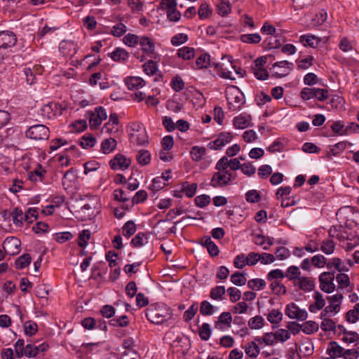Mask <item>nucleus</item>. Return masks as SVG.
<instances>
[{"instance_id": "obj_27", "label": "nucleus", "mask_w": 359, "mask_h": 359, "mask_svg": "<svg viewBox=\"0 0 359 359\" xmlns=\"http://www.w3.org/2000/svg\"><path fill=\"white\" fill-rule=\"evenodd\" d=\"M11 217L14 224L16 226L21 227L25 221V214L20 208H15L11 211Z\"/></svg>"}, {"instance_id": "obj_17", "label": "nucleus", "mask_w": 359, "mask_h": 359, "mask_svg": "<svg viewBox=\"0 0 359 359\" xmlns=\"http://www.w3.org/2000/svg\"><path fill=\"white\" fill-rule=\"evenodd\" d=\"M251 119L250 115L241 114L233 118V124L236 128L244 129L250 126Z\"/></svg>"}, {"instance_id": "obj_18", "label": "nucleus", "mask_w": 359, "mask_h": 359, "mask_svg": "<svg viewBox=\"0 0 359 359\" xmlns=\"http://www.w3.org/2000/svg\"><path fill=\"white\" fill-rule=\"evenodd\" d=\"M108 56L115 62L123 63L128 60L129 53L122 48H116L114 51L108 53Z\"/></svg>"}, {"instance_id": "obj_33", "label": "nucleus", "mask_w": 359, "mask_h": 359, "mask_svg": "<svg viewBox=\"0 0 359 359\" xmlns=\"http://www.w3.org/2000/svg\"><path fill=\"white\" fill-rule=\"evenodd\" d=\"M116 144V141L114 138L104 140L101 144L102 151L105 154L111 153L115 149Z\"/></svg>"}, {"instance_id": "obj_25", "label": "nucleus", "mask_w": 359, "mask_h": 359, "mask_svg": "<svg viewBox=\"0 0 359 359\" xmlns=\"http://www.w3.org/2000/svg\"><path fill=\"white\" fill-rule=\"evenodd\" d=\"M299 41L305 46L316 48L320 42V39L314 35L304 34L300 36Z\"/></svg>"}, {"instance_id": "obj_51", "label": "nucleus", "mask_w": 359, "mask_h": 359, "mask_svg": "<svg viewBox=\"0 0 359 359\" xmlns=\"http://www.w3.org/2000/svg\"><path fill=\"white\" fill-rule=\"evenodd\" d=\"M96 142V140L91 135H83L80 141V145L83 149L93 147Z\"/></svg>"}, {"instance_id": "obj_10", "label": "nucleus", "mask_w": 359, "mask_h": 359, "mask_svg": "<svg viewBox=\"0 0 359 359\" xmlns=\"http://www.w3.org/2000/svg\"><path fill=\"white\" fill-rule=\"evenodd\" d=\"M233 135L231 133H221L217 138L208 143V147L212 150H218L231 142Z\"/></svg>"}, {"instance_id": "obj_53", "label": "nucleus", "mask_w": 359, "mask_h": 359, "mask_svg": "<svg viewBox=\"0 0 359 359\" xmlns=\"http://www.w3.org/2000/svg\"><path fill=\"white\" fill-rule=\"evenodd\" d=\"M248 286L252 290H260L266 286V282L261 278H254L248 282Z\"/></svg>"}, {"instance_id": "obj_35", "label": "nucleus", "mask_w": 359, "mask_h": 359, "mask_svg": "<svg viewBox=\"0 0 359 359\" xmlns=\"http://www.w3.org/2000/svg\"><path fill=\"white\" fill-rule=\"evenodd\" d=\"M136 160L142 165H147L150 163L151 154L147 150H140L136 155Z\"/></svg>"}, {"instance_id": "obj_46", "label": "nucleus", "mask_w": 359, "mask_h": 359, "mask_svg": "<svg viewBox=\"0 0 359 359\" xmlns=\"http://www.w3.org/2000/svg\"><path fill=\"white\" fill-rule=\"evenodd\" d=\"M212 331L208 323H203L199 328L198 334L200 338L203 341H208L211 335Z\"/></svg>"}, {"instance_id": "obj_1", "label": "nucleus", "mask_w": 359, "mask_h": 359, "mask_svg": "<svg viewBox=\"0 0 359 359\" xmlns=\"http://www.w3.org/2000/svg\"><path fill=\"white\" fill-rule=\"evenodd\" d=\"M145 316L151 323L160 325L171 319L172 311L164 304H151L147 309Z\"/></svg>"}, {"instance_id": "obj_2", "label": "nucleus", "mask_w": 359, "mask_h": 359, "mask_svg": "<svg viewBox=\"0 0 359 359\" xmlns=\"http://www.w3.org/2000/svg\"><path fill=\"white\" fill-rule=\"evenodd\" d=\"M226 98L228 101V108L231 111L241 109L245 102L243 93L235 86L226 90Z\"/></svg>"}, {"instance_id": "obj_59", "label": "nucleus", "mask_w": 359, "mask_h": 359, "mask_svg": "<svg viewBox=\"0 0 359 359\" xmlns=\"http://www.w3.org/2000/svg\"><path fill=\"white\" fill-rule=\"evenodd\" d=\"M327 259L322 255H314L311 258V264L317 268H323L327 265Z\"/></svg>"}, {"instance_id": "obj_54", "label": "nucleus", "mask_w": 359, "mask_h": 359, "mask_svg": "<svg viewBox=\"0 0 359 359\" xmlns=\"http://www.w3.org/2000/svg\"><path fill=\"white\" fill-rule=\"evenodd\" d=\"M249 327L252 330H258L264 325V318L260 316L251 318L248 321Z\"/></svg>"}, {"instance_id": "obj_5", "label": "nucleus", "mask_w": 359, "mask_h": 359, "mask_svg": "<svg viewBox=\"0 0 359 359\" xmlns=\"http://www.w3.org/2000/svg\"><path fill=\"white\" fill-rule=\"evenodd\" d=\"M49 129L45 125L37 124L29 127L25 132L27 137L34 140H44L49 137Z\"/></svg>"}, {"instance_id": "obj_63", "label": "nucleus", "mask_w": 359, "mask_h": 359, "mask_svg": "<svg viewBox=\"0 0 359 359\" xmlns=\"http://www.w3.org/2000/svg\"><path fill=\"white\" fill-rule=\"evenodd\" d=\"M140 39L137 35L133 34H128L123 38V42L126 45L135 47L140 42Z\"/></svg>"}, {"instance_id": "obj_12", "label": "nucleus", "mask_w": 359, "mask_h": 359, "mask_svg": "<svg viewBox=\"0 0 359 359\" xmlns=\"http://www.w3.org/2000/svg\"><path fill=\"white\" fill-rule=\"evenodd\" d=\"M131 163V161L125 156L118 154L110 161L109 165L113 170L127 169Z\"/></svg>"}, {"instance_id": "obj_28", "label": "nucleus", "mask_w": 359, "mask_h": 359, "mask_svg": "<svg viewBox=\"0 0 359 359\" xmlns=\"http://www.w3.org/2000/svg\"><path fill=\"white\" fill-rule=\"evenodd\" d=\"M199 310L203 316H211L217 311V307L213 306L208 301L204 300L201 302Z\"/></svg>"}, {"instance_id": "obj_14", "label": "nucleus", "mask_w": 359, "mask_h": 359, "mask_svg": "<svg viewBox=\"0 0 359 359\" xmlns=\"http://www.w3.org/2000/svg\"><path fill=\"white\" fill-rule=\"evenodd\" d=\"M140 45L142 47V51L150 57L156 58L154 56L155 50V45L154 41L147 36H142L140 39Z\"/></svg>"}, {"instance_id": "obj_32", "label": "nucleus", "mask_w": 359, "mask_h": 359, "mask_svg": "<svg viewBox=\"0 0 359 359\" xmlns=\"http://www.w3.org/2000/svg\"><path fill=\"white\" fill-rule=\"evenodd\" d=\"M195 55L194 48L184 46L177 50V56L183 60H189Z\"/></svg>"}, {"instance_id": "obj_55", "label": "nucleus", "mask_w": 359, "mask_h": 359, "mask_svg": "<svg viewBox=\"0 0 359 359\" xmlns=\"http://www.w3.org/2000/svg\"><path fill=\"white\" fill-rule=\"evenodd\" d=\"M127 31L126 26L121 23H117L112 27L111 34L116 37H120L123 36Z\"/></svg>"}, {"instance_id": "obj_8", "label": "nucleus", "mask_w": 359, "mask_h": 359, "mask_svg": "<svg viewBox=\"0 0 359 359\" xmlns=\"http://www.w3.org/2000/svg\"><path fill=\"white\" fill-rule=\"evenodd\" d=\"M285 314L291 319L297 320H305L308 316V313L305 309H302L294 303H290L286 306Z\"/></svg>"}, {"instance_id": "obj_49", "label": "nucleus", "mask_w": 359, "mask_h": 359, "mask_svg": "<svg viewBox=\"0 0 359 359\" xmlns=\"http://www.w3.org/2000/svg\"><path fill=\"white\" fill-rule=\"evenodd\" d=\"M283 319L282 313L276 309H273L267 316V320L272 324H278Z\"/></svg>"}, {"instance_id": "obj_7", "label": "nucleus", "mask_w": 359, "mask_h": 359, "mask_svg": "<svg viewBox=\"0 0 359 359\" xmlns=\"http://www.w3.org/2000/svg\"><path fill=\"white\" fill-rule=\"evenodd\" d=\"M293 63L287 60L275 62L272 66L273 75L276 78H282L287 76L292 69Z\"/></svg>"}, {"instance_id": "obj_4", "label": "nucleus", "mask_w": 359, "mask_h": 359, "mask_svg": "<svg viewBox=\"0 0 359 359\" xmlns=\"http://www.w3.org/2000/svg\"><path fill=\"white\" fill-rule=\"evenodd\" d=\"M236 177L230 171H218L213 173L210 185L214 188H223L229 185L234 181Z\"/></svg>"}, {"instance_id": "obj_62", "label": "nucleus", "mask_w": 359, "mask_h": 359, "mask_svg": "<svg viewBox=\"0 0 359 359\" xmlns=\"http://www.w3.org/2000/svg\"><path fill=\"white\" fill-rule=\"evenodd\" d=\"M188 36L184 33H180L173 36L171 39V44L175 46H180L186 43L188 41Z\"/></svg>"}, {"instance_id": "obj_22", "label": "nucleus", "mask_w": 359, "mask_h": 359, "mask_svg": "<svg viewBox=\"0 0 359 359\" xmlns=\"http://www.w3.org/2000/svg\"><path fill=\"white\" fill-rule=\"evenodd\" d=\"M313 299L315 300L314 304H311L309 307V309L312 313H316V311L322 309L325 305V300L323 297L322 294L319 292L316 291L313 295Z\"/></svg>"}, {"instance_id": "obj_29", "label": "nucleus", "mask_w": 359, "mask_h": 359, "mask_svg": "<svg viewBox=\"0 0 359 359\" xmlns=\"http://www.w3.org/2000/svg\"><path fill=\"white\" fill-rule=\"evenodd\" d=\"M245 353L250 358H257L260 352V348L255 341H250L243 347Z\"/></svg>"}, {"instance_id": "obj_16", "label": "nucleus", "mask_w": 359, "mask_h": 359, "mask_svg": "<svg viewBox=\"0 0 359 359\" xmlns=\"http://www.w3.org/2000/svg\"><path fill=\"white\" fill-rule=\"evenodd\" d=\"M232 322V316L229 312L225 311L222 313L215 322V327L218 330H223L226 327H229Z\"/></svg>"}, {"instance_id": "obj_6", "label": "nucleus", "mask_w": 359, "mask_h": 359, "mask_svg": "<svg viewBox=\"0 0 359 359\" xmlns=\"http://www.w3.org/2000/svg\"><path fill=\"white\" fill-rule=\"evenodd\" d=\"M334 271L322 273L319 276L320 287L321 290L327 293L332 292L335 288L334 283Z\"/></svg>"}, {"instance_id": "obj_64", "label": "nucleus", "mask_w": 359, "mask_h": 359, "mask_svg": "<svg viewBox=\"0 0 359 359\" xmlns=\"http://www.w3.org/2000/svg\"><path fill=\"white\" fill-rule=\"evenodd\" d=\"M38 217V210L35 208H29L25 213V221L32 223Z\"/></svg>"}, {"instance_id": "obj_45", "label": "nucleus", "mask_w": 359, "mask_h": 359, "mask_svg": "<svg viewBox=\"0 0 359 359\" xmlns=\"http://www.w3.org/2000/svg\"><path fill=\"white\" fill-rule=\"evenodd\" d=\"M197 187L198 186L196 183L189 184L188 182H185L182 184V191L184 192L187 197L191 198L195 195Z\"/></svg>"}, {"instance_id": "obj_56", "label": "nucleus", "mask_w": 359, "mask_h": 359, "mask_svg": "<svg viewBox=\"0 0 359 359\" xmlns=\"http://www.w3.org/2000/svg\"><path fill=\"white\" fill-rule=\"evenodd\" d=\"M231 10V4L227 1H222L217 5V13L222 16L227 15Z\"/></svg>"}, {"instance_id": "obj_40", "label": "nucleus", "mask_w": 359, "mask_h": 359, "mask_svg": "<svg viewBox=\"0 0 359 359\" xmlns=\"http://www.w3.org/2000/svg\"><path fill=\"white\" fill-rule=\"evenodd\" d=\"M327 14L325 10H321L317 13L311 20V25L313 27H318L323 25L327 20Z\"/></svg>"}, {"instance_id": "obj_36", "label": "nucleus", "mask_w": 359, "mask_h": 359, "mask_svg": "<svg viewBox=\"0 0 359 359\" xmlns=\"http://www.w3.org/2000/svg\"><path fill=\"white\" fill-rule=\"evenodd\" d=\"M271 282L270 288L274 294L281 295L286 294L287 289L285 286L280 282V280H275L274 281Z\"/></svg>"}, {"instance_id": "obj_24", "label": "nucleus", "mask_w": 359, "mask_h": 359, "mask_svg": "<svg viewBox=\"0 0 359 359\" xmlns=\"http://www.w3.org/2000/svg\"><path fill=\"white\" fill-rule=\"evenodd\" d=\"M46 173V170L39 164L33 170L29 172L28 178L32 182L43 181L44 176Z\"/></svg>"}, {"instance_id": "obj_43", "label": "nucleus", "mask_w": 359, "mask_h": 359, "mask_svg": "<svg viewBox=\"0 0 359 359\" xmlns=\"http://www.w3.org/2000/svg\"><path fill=\"white\" fill-rule=\"evenodd\" d=\"M137 230L136 225L133 221L126 222L123 226V235L129 238L133 236Z\"/></svg>"}, {"instance_id": "obj_50", "label": "nucleus", "mask_w": 359, "mask_h": 359, "mask_svg": "<svg viewBox=\"0 0 359 359\" xmlns=\"http://www.w3.org/2000/svg\"><path fill=\"white\" fill-rule=\"evenodd\" d=\"M320 328L325 332H328V331H334L335 332H337L336 323L333 320H332L330 318H323L321 322V324H320Z\"/></svg>"}, {"instance_id": "obj_38", "label": "nucleus", "mask_w": 359, "mask_h": 359, "mask_svg": "<svg viewBox=\"0 0 359 359\" xmlns=\"http://www.w3.org/2000/svg\"><path fill=\"white\" fill-rule=\"evenodd\" d=\"M226 292L224 286H216L211 289L210 297L213 300H222Z\"/></svg>"}, {"instance_id": "obj_44", "label": "nucleus", "mask_w": 359, "mask_h": 359, "mask_svg": "<svg viewBox=\"0 0 359 359\" xmlns=\"http://www.w3.org/2000/svg\"><path fill=\"white\" fill-rule=\"evenodd\" d=\"M31 262V257L29 254H24L15 260V267L18 269H22L28 266Z\"/></svg>"}, {"instance_id": "obj_34", "label": "nucleus", "mask_w": 359, "mask_h": 359, "mask_svg": "<svg viewBox=\"0 0 359 359\" xmlns=\"http://www.w3.org/2000/svg\"><path fill=\"white\" fill-rule=\"evenodd\" d=\"M210 66V57L208 54L205 53L199 56L193 67L195 69L208 68Z\"/></svg>"}, {"instance_id": "obj_57", "label": "nucleus", "mask_w": 359, "mask_h": 359, "mask_svg": "<svg viewBox=\"0 0 359 359\" xmlns=\"http://www.w3.org/2000/svg\"><path fill=\"white\" fill-rule=\"evenodd\" d=\"M231 281L236 285L242 286L245 284L246 278L242 273L236 271L231 276Z\"/></svg>"}, {"instance_id": "obj_21", "label": "nucleus", "mask_w": 359, "mask_h": 359, "mask_svg": "<svg viewBox=\"0 0 359 359\" xmlns=\"http://www.w3.org/2000/svg\"><path fill=\"white\" fill-rule=\"evenodd\" d=\"M343 297V295L339 293L327 297V299L330 303L328 306L331 307V311L334 312V314L339 311Z\"/></svg>"}, {"instance_id": "obj_31", "label": "nucleus", "mask_w": 359, "mask_h": 359, "mask_svg": "<svg viewBox=\"0 0 359 359\" xmlns=\"http://www.w3.org/2000/svg\"><path fill=\"white\" fill-rule=\"evenodd\" d=\"M319 250L325 255H331L335 250V243L332 239H325L320 243Z\"/></svg>"}, {"instance_id": "obj_26", "label": "nucleus", "mask_w": 359, "mask_h": 359, "mask_svg": "<svg viewBox=\"0 0 359 359\" xmlns=\"http://www.w3.org/2000/svg\"><path fill=\"white\" fill-rule=\"evenodd\" d=\"M301 276V271L299 267L296 266H290L285 273V278H287L289 280L292 281L293 284L296 283V282L299 280Z\"/></svg>"}, {"instance_id": "obj_13", "label": "nucleus", "mask_w": 359, "mask_h": 359, "mask_svg": "<svg viewBox=\"0 0 359 359\" xmlns=\"http://www.w3.org/2000/svg\"><path fill=\"white\" fill-rule=\"evenodd\" d=\"M77 45L73 41L63 40L60 42L59 50L65 57H72L77 52Z\"/></svg>"}, {"instance_id": "obj_23", "label": "nucleus", "mask_w": 359, "mask_h": 359, "mask_svg": "<svg viewBox=\"0 0 359 359\" xmlns=\"http://www.w3.org/2000/svg\"><path fill=\"white\" fill-rule=\"evenodd\" d=\"M326 266L330 270L334 268L339 272L348 271L349 270L346 266L342 264L341 259L338 257H334L328 261L327 260Z\"/></svg>"}, {"instance_id": "obj_39", "label": "nucleus", "mask_w": 359, "mask_h": 359, "mask_svg": "<svg viewBox=\"0 0 359 359\" xmlns=\"http://www.w3.org/2000/svg\"><path fill=\"white\" fill-rule=\"evenodd\" d=\"M142 67L144 72L149 76L154 75L158 71L157 62L152 60H149L146 62L143 65Z\"/></svg>"}, {"instance_id": "obj_58", "label": "nucleus", "mask_w": 359, "mask_h": 359, "mask_svg": "<svg viewBox=\"0 0 359 359\" xmlns=\"http://www.w3.org/2000/svg\"><path fill=\"white\" fill-rule=\"evenodd\" d=\"M266 278L269 281L283 280L285 278V273L280 269H273L268 273Z\"/></svg>"}, {"instance_id": "obj_61", "label": "nucleus", "mask_w": 359, "mask_h": 359, "mask_svg": "<svg viewBox=\"0 0 359 359\" xmlns=\"http://www.w3.org/2000/svg\"><path fill=\"white\" fill-rule=\"evenodd\" d=\"M166 186V183L162 180V177H156L153 179L152 184L149 186L152 191H158Z\"/></svg>"}, {"instance_id": "obj_42", "label": "nucleus", "mask_w": 359, "mask_h": 359, "mask_svg": "<svg viewBox=\"0 0 359 359\" xmlns=\"http://www.w3.org/2000/svg\"><path fill=\"white\" fill-rule=\"evenodd\" d=\"M302 325V331L306 334H311L318 330L319 325L317 323L309 320L305 322Z\"/></svg>"}, {"instance_id": "obj_30", "label": "nucleus", "mask_w": 359, "mask_h": 359, "mask_svg": "<svg viewBox=\"0 0 359 359\" xmlns=\"http://www.w3.org/2000/svg\"><path fill=\"white\" fill-rule=\"evenodd\" d=\"M206 149L203 147L194 146L190 151L191 158L194 161H199L206 154Z\"/></svg>"}, {"instance_id": "obj_9", "label": "nucleus", "mask_w": 359, "mask_h": 359, "mask_svg": "<svg viewBox=\"0 0 359 359\" xmlns=\"http://www.w3.org/2000/svg\"><path fill=\"white\" fill-rule=\"evenodd\" d=\"M21 241L16 237H7L3 243V248L6 254L15 255L20 252Z\"/></svg>"}, {"instance_id": "obj_20", "label": "nucleus", "mask_w": 359, "mask_h": 359, "mask_svg": "<svg viewBox=\"0 0 359 359\" xmlns=\"http://www.w3.org/2000/svg\"><path fill=\"white\" fill-rule=\"evenodd\" d=\"M125 83L129 90H135L142 88L145 85V81L141 77L131 76L126 79Z\"/></svg>"}, {"instance_id": "obj_41", "label": "nucleus", "mask_w": 359, "mask_h": 359, "mask_svg": "<svg viewBox=\"0 0 359 359\" xmlns=\"http://www.w3.org/2000/svg\"><path fill=\"white\" fill-rule=\"evenodd\" d=\"M147 243V235L141 232L138 233L131 241V244L136 248L142 247Z\"/></svg>"}, {"instance_id": "obj_48", "label": "nucleus", "mask_w": 359, "mask_h": 359, "mask_svg": "<svg viewBox=\"0 0 359 359\" xmlns=\"http://www.w3.org/2000/svg\"><path fill=\"white\" fill-rule=\"evenodd\" d=\"M90 231L88 229L83 230L78 238V245L83 248H85L87 245L88 241L90 238Z\"/></svg>"}, {"instance_id": "obj_47", "label": "nucleus", "mask_w": 359, "mask_h": 359, "mask_svg": "<svg viewBox=\"0 0 359 359\" xmlns=\"http://www.w3.org/2000/svg\"><path fill=\"white\" fill-rule=\"evenodd\" d=\"M198 309V303H193L189 308L184 312L183 316V319L185 322H189L191 320L196 313H197Z\"/></svg>"}, {"instance_id": "obj_60", "label": "nucleus", "mask_w": 359, "mask_h": 359, "mask_svg": "<svg viewBox=\"0 0 359 359\" xmlns=\"http://www.w3.org/2000/svg\"><path fill=\"white\" fill-rule=\"evenodd\" d=\"M245 199L248 203H255L260 201L261 196L258 191L252 189L245 194Z\"/></svg>"}, {"instance_id": "obj_52", "label": "nucleus", "mask_w": 359, "mask_h": 359, "mask_svg": "<svg viewBox=\"0 0 359 359\" xmlns=\"http://www.w3.org/2000/svg\"><path fill=\"white\" fill-rule=\"evenodd\" d=\"M24 330L26 335L33 336L36 333L38 330V326L35 322L32 320H28L26 321L24 324Z\"/></svg>"}, {"instance_id": "obj_11", "label": "nucleus", "mask_w": 359, "mask_h": 359, "mask_svg": "<svg viewBox=\"0 0 359 359\" xmlns=\"http://www.w3.org/2000/svg\"><path fill=\"white\" fill-rule=\"evenodd\" d=\"M17 43L16 35L11 31L0 32V48H8L14 46Z\"/></svg>"}, {"instance_id": "obj_3", "label": "nucleus", "mask_w": 359, "mask_h": 359, "mask_svg": "<svg viewBox=\"0 0 359 359\" xmlns=\"http://www.w3.org/2000/svg\"><path fill=\"white\" fill-rule=\"evenodd\" d=\"M330 96L328 90L320 88L305 87L300 92L301 98L306 101L313 98H316L318 101H325Z\"/></svg>"}, {"instance_id": "obj_19", "label": "nucleus", "mask_w": 359, "mask_h": 359, "mask_svg": "<svg viewBox=\"0 0 359 359\" xmlns=\"http://www.w3.org/2000/svg\"><path fill=\"white\" fill-rule=\"evenodd\" d=\"M300 290L304 291H311L315 287V282L313 278L301 276L299 280L294 284Z\"/></svg>"}, {"instance_id": "obj_37", "label": "nucleus", "mask_w": 359, "mask_h": 359, "mask_svg": "<svg viewBox=\"0 0 359 359\" xmlns=\"http://www.w3.org/2000/svg\"><path fill=\"white\" fill-rule=\"evenodd\" d=\"M241 41L246 43L257 44L261 41V36L258 33L242 34Z\"/></svg>"}, {"instance_id": "obj_15", "label": "nucleus", "mask_w": 359, "mask_h": 359, "mask_svg": "<svg viewBox=\"0 0 359 359\" xmlns=\"http://www.w3.org/2000/svg\"><path fill=\"white\" fill-rule=\"evenodd\" d=\"M327 353L332 358L341 357L344 358L345 349L341 347L337 341H332L328 344L327 348Z\"/></svg>"}]
</instances>
